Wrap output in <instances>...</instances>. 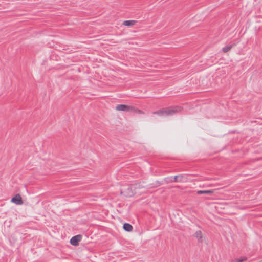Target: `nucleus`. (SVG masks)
<instances>
[{"label": "nucleus", "instance_id": "2eb2a0df", "mask_svg": "<svg viewBox=\"0 0 262 262\" xmlns=\"http://www.w3.org/2000/svg\"><path fill=\"white\" fill-rule=\"evenodd\" d=\"M133 112H136V113H138L139 114H143V113L142 111H141L140 110L137 109V108H136L135 111H134Z\"/></svg>", "mask_w": 262, "mask_h": 262}, {"label": "nucleus", "instance_id": "ddd939ff", "mask_svg": "<svg viewBox=\"0 0 262 262\" xmlns=\"http://www.w3.org/2000/svg\"><path fill=\"white\" fill-rule=\"evenodd\" d=\"M164 180L165 181V182L167 183L173 182V180H172V177L165 178Z\"/></svg>", "mask_w": 262, "mask_h": 262}, {"label": "nucleus", "instance_id": "7ed1b4c3", "mask_svg": "<svg viewBox=\"0 0 262 262\" xmlns=\"http://www.w3.org/2000/svg\"><path fill=\"white\" fill-rule=\"evenodd\" d=\"M116 110L118 111H122L125 112H131L135 111L136 108L132 105H127L125 104L117 105Z\"/></svg>", "mask_w": 262, "mask_h": 262}, {"label": "nucleus", "instance_id": "4468645a", "mask_svg": "<svg viewBox=\"0 0 262 262\" xmlns=\"http://www.w3.org/2000/svg\"><path fill=\"white\" fill-rule=\"evenodd\" d=\"M179 175L174 176L172 178L173 182H179Z\"/></svg>", "mask_w": 262, "mask_h": 262}, {"label": "nucleus", "instance_id": "423d86ee", "mask_svg": "<svg viewBox=\"0 0 262 262\" xmlns=\"http://www.w3.org/2000/svg\"><path fill=\"white\" fill-rule=\"evenodd\" d=\"M194 236L198 239L199 243H202L203 241V237L201 231H197L194 234Z\"/></svg>", "mask_w": 262, "mask_h": 262}, {"label": "nucleus", "instance_id": "f03ea898", "mask_svg": "<svg viewBox=\"0 0 262 262\" xmlns=\"http://www.w3.org/2000/svg\"><path fill=\"white\" fill-rule=\"evenodd\" d=\"M139 185L138 184H136L135 186H131L124 187L121 189V193L127 197L132 196L135 193L133 188H137Z\"/></svg>", "mask_w": 262, "mask_h": 262}, {"label": "nucleus", "instance_id": "39448f33", "mask_svg": "<svg viewBox=\"0 0 262 262\" xmlns=\"http://www.w3.org/2000/svg\"><path fill=\"white\" fill-rule=\"evenodd\" d=\"M11 202L17 205H21L23 201L20 194H17L11 199Z\"/></svg>", "mask_w": 262, "mask_h": 262}, {"label": "nucleus", "instance_id": "f8f14e48", "mask_svg": "<svg viewBox=\"0 0 262 262\" xmlns=\"http://www.w3.org/2000/svg\"><path fill=\"white\" fill-rule=\"evenodd\" d=\"M247 257L245 256L242 258L236 259L234 260H232V262H244L246 260H247Z\"/></svg>", "mask_w": 262, "mask_h": 262}, {"label": "nucleus", "instance_id": "9b49d317", "mask_svg": "<svg viewBox=\"0 0 262 262\" xmlns=\"http://www.w3.org/2000/svg\"><path fill=\"white\" fill-rule=\"evenodd\" d=\"M232 47H233V45H231L230 46H227L222 49V51L224 53H226V52H228L229 50H230V49L232 48Z\"/></svg>", "mask_w": 262, "mask_h": 262}, {"label": "nucleus", "instance_id": "9d476101", "mask_svg": "<svg viewBox=\"0 0 262 262\" xmlns=\"http://www.w3.org/2000/svg\"><path fill=\"white\" fill-rule=\"evenodd\" d=\"M179 182H185L187 181L186 177L183 174L179 175Z\"/></svg>", "mask_w": 262, "mask_h": 262}, {"label": "nucleus", "instance_id": "20e7f679", "mask_svg": "<svg viewBox=\"0 0 262 262\" xmlns=\"http://www.w3.org/2000/svg\"><path fill=\"white\" fill-rule=\"evenodd\" d=\"M81 239V236L80 235H77L71 238L70 239V244L75 246H77L79 245V242Z\"/></svg>", "mask_w": 262, "mask_h": 262}, {"label": "nucleus", "instance_id": "f257e3e1", "mask_svg": "<svg viewBox=\"0 0 262 262\" xmlns=\"http://www.w3.org/2000/svg\"><path fill=\"white\" fill-rule=\"evenodd\" d=\"M180 107L176 106L173 107L163 108L158 111L154 112L153 114H157L160 116H172L174 114L180 112Z\"/></svg>", "mask_w": 262, "mask_h": 262}, {"label": "nucleus", "instance_id": "1a4fd4ad", "mask_svg": "<svg viewBox=\"0 0 262 262\" xmlns=\"http://www.w3.org/2000/svg\"><path fill=\"white\" fill-rule=\"evenodd\" d=\"M214 192L213 190H198L196 193L198 194H211Z\"/></svg>", "mask_w": 262, "mask_h": 262}, {"label": "nucleus", "instance_id": "6e6552de", "mask_svg": "<svg viewBox=\"0 0 262 262\" xmlns=\"http://www.w3.org/2000/svg\"><path fill=\"white\" fill-rule=\"evenodd\" d=\"M123 228L124 230L128 232L131 231L133 230L132 226L128 223H124Z\"/></svg>", "mask_w": 262, "mask_h": 262}, {"label": "nucleus", "instance_id": "0eeeda50", "mask_svg": "<svg viewBox=\"0 0 262 262\" xmlns=\"http://www.w3.org/2000/svg\"><path fill=\"white\" fill-rule=\"evenodd\" d=\"M137 21L134 20H125L123 22V25L126 26H132L136 24Z\"/></svg>", "mask_w": 262, "mask_h": 262}]
</instances>
